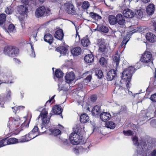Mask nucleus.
Listing matches in <instances>:
<instances>
[{
	"mask_svg": "<svg viewBox=\"0 0 156 156\" xmlns=\"http://www.w3.org/2000/svg\"><path fill=\"white\" fill-rule=\"evenodd\" d=\"M13 118L11 121H9L7 126L11 131H15V133L17 134L28 127L31 118Z\"/></svg>",
	"mask_w": 156,
	"mask_h": 156,
	"instance_id": "1",
	"label": "nucleus"
},
{
	"mask_svg": "<svg viewBox=\"0 0 156 156\" xmlns=\"http://www.w3.org/2000/svg\"><path fill=\"white\" fill-rule=\"evenodd\" d=\"M83 129L80 127H77L76 129L70 135V143L73 145L83 144L85 142L83 136Z\"/></svg>",
	"mask_w": 156,
	"mask_h": 156,
	"instance_id": "2",
	"label": "nucleus"
},
{
	"mask_svg": "<svg viewBox=\"0 0 156 156\" xmlns=\"http://www.w3.org/2000/svg\"><path fill=\"white\" fill-rule=\"evenodd\" d=\"M138 138L136 136H134L132 139L133 144L137 147V156H145L146 153L144 152L145 149L147 148V143L146 142L142 141L141 142L140 145L138 142Z\"/></svg>",
	"mask_w": 156,
	"mask_h": 156,
	"instance_id": "3",
	"label": "nucleus"
},
{
	"mask_svg": "<svg viewBox=\"0 0 156 156\" xmlns=\"http://www.w3.org/2000/svg\"><path fill=\"white\" fill-rule=\"evenodd\" d=\"M135 69L133 66H129L122 72V78L125 82H130L133 74L135 72Z\"/></svg>",
	"mask_w": 156,
	"mask_h": 156,
	"instance_id": "4",
	"label": "nucleus"
},
{
	"mask_svg": "<svg viewBox=\"0 0 156 156\" xmlns=\"http://www.w3.org/2000/svg\"><path fill=\"white\" fill-rule=\"evenodd\" d=\"M3 52L5 55L10 57H14L18 55L19 53V50L16 47L9 46L4 48Z\"/></svg>",
	"mask_w": 156,
	"mask_h": 156,
	"instance_id": "5",
	"label": "nucleus"
},
{
	"mask_svg": "<svg viewBox=\"0 0 156 156\" xmlns=\"http://www.w3.org/2000/svg\"><path fill=\"white\" fill-rule=\"evenodd\" d=\"M63 7L65 11L69 14H76L74 6L72 3L69 2L66 3L64 4Z\"/></svg>",
	"mask_w": 156,
	"mask_h": 156,
	"instance_id": "6",
	"label": "nucleus"
},
{
	"mask_svg": "<svg viewBox=\"0 0 156 156\" xmlns=\"http://www.w3.org/2000/svg\"><path fill=\"white\" fill-rule=\"evenodd\" d=\"M49 12V11H46L44 6H42L39 7L36 10L35 15L37 17H39L43 16H48Z\"/></svg>",
	"mask_w": 156,
	"mask_h": 156,
	"instance_id": "7",
	"label": "nucleus"
},
{
	"mask_svg": "<svg viewBox=\"0 0 156 156\" xmlns=\"http://www.w3.org/2000/svg\"><path fill=\"white\" fill-rule=\"evenodd\" d=\"M152 55L149 51L145 52L141 57L140 60L143 62L148 63L151 62Z\"/></svg>",
	"mask_w": 156,
	"mask_h": 156,
	"instance_id": "8",
	"label": "nucleus"
},
{
	"mask_svg": "<svg viewBox=\"0 0 156 156\" xmlns=\"http://www.w3.org/2000/svg\"><path fill=\"white\" fill-rule=\"evenodd\" d=\"M116 23L122 26V27H125V20L122 14H118L116 15Z\"/></svg>",
	"mask_w": 156,
	"mask_h": 156,
	"instance_id": "9",
	"label": "nucleus"
},
{
	"mask_svg": "<svg viewBox=\"0 0 156 156\" xmlns=\"http://www.w3.org/2000/svg\"><path fill=\"white\" fill-rule=\"evenodd\" d=\"M117 73L115 70L112 69L107 73L106 78L108 81H111L116 77Z\"/></svg>",
	"mask_w": 156,
	"mask_h": 156,
	"instance_id": "10",
	"label": "nucleus"
},
{
	"mask_svg": "<svg viewBox=\"0 0 156 156\" xmlns=\"http://www.w3.org/2000/svg\"><path fill=\"white\" fill-rule=\"evenodd\" d=\"M123 14L124 16L128 18H132L135 15L133 11L129 9H125L123 11Z\"/></svg>",
	"mask_w": 156,
	"mask_h": 156,
	"instance_id": "11",
	"label": "nucleus"
},
{
	"mask_svg": "<svg viewBox=\"0 0 156 156\" xmlns=\"http://www.w3.org/2000/svg\"><path fill=\"white\" fill-rule=\"evenodd\" d=\"M51 112V115L50 117L53 116L54 114L60 115L62 112V110L60 106L56 105L53 107Z\"/></svg>",
	"mask_w": 156,
	"mask_h": 156,
	"instance_id": "12",
	"label": "nucleus"
},
{
	"mask_svg": "<svg viewBox=\"0 0 156 156\" xmlns=\"http://www.w3.org/2000/svg\"><path fill=\"white\" fill-rule=\"evenodd\" d=\"M66 81L68 83H70L75 78V74L73 72H71L67 74L65 77Z\"/></svg>",
	"mask_w": 156,
	"mask_h": 156,
	"instance_id": "13",
	"label": "nucleus"
},
{
	"mask_svg": "<svg viewBox=\"0 0 156 156\" xmlns=\"http://www.w3.org/2000/svg\"><path fill=\"white\" fill-rule=\"evenodd\" d=\"M99 50L100 52H101L103 54L106 53L108 51V47L106 45L105 42L100 43Z\"/></svg>",
	"mask_w": 156,
	"mask_h": 156,
	"instance_id": "14",
	"label": "nucleus"
},
{
	"mask_svg": "<svg viewBox=\"0 0 156 156\" xmlns=\"http://www.w3.org/2000/svg\"><path fill=\"white\" fill-rule=\"evenodd\" d=\"M64 36V34L63 30L62 29L57 30L54 34L55 37L60 40L63 39Z\"/></svg>",
	"mask_w": 156,
	"mask_h": 156,
	"instance_id": "15",
	"label": "nucleus"
},
{
	"mask_svg": "<svg viewBox=\"0 0 156 156\" xmlns=\"http://www.w3.org/2000/svg\"><path fill=\"white\" fill-rule=\"evenodd\" d=\"M147 40L149 42L154 43L156 41V36L151 33H147L146 35Z\"/></svg>",
	"mask_w": 156,
	"mask_h": 156,
	"instance_id": "16",
	"label": "nucleus"
},
{
	"mask_svg": "<svg viewBox=\"0 0 156 156\" xmlns=\"http://www.w3.org/2000/svg\"><path fill=\"white\" fill-rule=\"evenodd\" d=\"M50 118H41L42 123L41 125V129H43L44 128L46 129V126H48L50 123Z\"/></svg>",
	"mask_w": 156,
	"mask_h": 156,
	"instance_id": "17",
	"label": "nucleus"
},
{
	"mask_svg": "<svg viewBox=\"0 0 156 156\" xmlns=\"http://www.w3.org/2000/svg\"><path fill=\"white\" fill-rule=\"evenodd\" d=\"M17 10L20 14H23L28 11V9L26 7V5L24 4L20 5L17 8Z\"/></svg>",
	"mask_w": 156,
	"mask_h": 156,
	"instance_id": "18",
	"label": "nucleus"
},
{
	"mask_svg": "<svg viewBox=\"0 0 156 156\" xmlns=\"http://www.w3.org/2000/svg\"><path fill=\"white\" fill-rule=\"evenodd\" d=\"M101 109L100 107L97 105L94 106L93 108L92 112L93 116H98L101 112Z\"/></svg>",
	"mask_w": 156,
	"mask_h": 156,
	"instance_id": "19",
	"label": "nucleus"
},
{
	"mask_svg": "<svg viewBox=\"0 0 156 156\" xmlns=\"http://www.w3.org/2000/svg\"><path fill=\"white\" fill-rule=\"evenodd\" d=\"M56 50L59 52L62 55H65L68 51L66 47L63 46H61L57 48Z\"/></svg>",
	"mask_w": 156,
	"mask_h": 156,
	"instance_id": "20",
	"label": "nucleus"
},
{
	"mask_svg": "<svg viewBox=\"0 0 156 156\" xmlns=\"http://www.w3.org/2000/svg\"><path fill=\"white\" fill-rule=\"evenodd\" d=\"M154 10V5L150 4L147 7V12L149 15H151L153 14Z\"/></svg>",
	"mask_w": 156,
	"mask_h": 156,
	"instance_id": "21",
	"label": "nucleus"
},
{
	"mask_svg": "<svg viewBox=\"0 0 156 156\" xmlns=\"http://www.w3.org/2000/svg\"><path fill=\"white\" fill-rule=\"evenodd\" d=\"M94 57L92 54H90L86 55L84 58V60L87 62L91 63L94 61Z\"/></svg>",
	"mask_w": 156,
	"mask_h": 156,
	"instance_id": "22",
	"label": "nucleus"
},
{
	"mask_svg": "<svg viewBox=\"0 0 156 156\" xmlns=\"http://www.w3.org/2000/svg\"><path fill=\"white\" fill-rule=\"evenodd\" d=\"M71 52L73 55L77 56L81 54V48L79 47H77L72 49Z\"/></svg>",
	"mask_w": 156,
	"mask_h": 156,
	"instance_id": "23",
	"label": "nucleus"
},
{
	"mask_svg": "<svg viewBox=\"0 0 156 156\" xmlns=\"http://www.w3.org/2000/svg\"><path fill=\"white\" fill-rule=\"evenodd\" d=\"M98 30L105 33H107L108 32V27L104 25H99L97 27Z\"/></svg>",
	"mask_w": 156,
	"mask_h": 156,
	"instance_id": "24",
	"label": "nucleus"
},
{
	"mask_svg": "<svg viewBox=\"0 0 156 156\" xmlns=\"http://www.w3.org/2000/svg\"><path fill=\"white\" fill-rule=\"evenodd\" d=\"M44 40L45 41L51 44L52 43V37L51 34H46L44 37Z\"/></svg>",
	"mask_w": 156,
	"mask_h": 156,
	"instance_id": "25",
	"label": "nucleus"
},
{
	"mask_svg": "<svg viewBox=\"0 0 156 156\" xmlns=\"http://www.w3.org/2000/svg\"><path fill=\"white\" fill-rule=\"evenodd\" d=\"M7 141V144H14L19 142V140L18 139L15 138H10L8 139L5 138Z\"/></svg>",
	"mask_w": 156,
	"mask_h": 156,
	"instance_id": "26",
	"label": "nucleus"
},
{
	"mask_svg": "<svg viewBox=\"0 0 156 156\" xmlns=\"http://www.w3.org/2000/svg\"><path fill=\"white\" fill-rule=\"evenodd\" d=\"M108 20L110 24L114 25L116 23V16L112 15H110L108 18Z\"/></svg>",
	"mask_w": 156,
	"mask_h": 156,
	"instance_id": "27",
	"label": "nucleus"
},
{
	"mask_svg": "<svg viewBox=\"0 0 156 156\" xmlns=\"http://www.w3.org/2000/svg\"><path fill=\"white\" fill-rule=\"evenodd\" d=\"M81 44L84 47H87L90 44V42L89 39L87 37H83L81 41Z\"/></svg>",
	"mask_w": 156,
	"mask_h": 156,
	"instance_id": "28",
	"label": "nucleus"
},
{
	"mask_svg": "<svg viewBox=\"0 0 156 156\" xmlns=\"http://www.w3.org/2000/svg\"><path fill=\"white\" fill-rule=\"evenodd\" d=\"M127 112V110L126 107L123 105L121 107V108L120 109V111L119 112L115 113L114 114L115 116H118L119 114H123L126 113Z\"/></svg>",
	"mask_w": 156,
	"mask_h": 156,
	"instance_id": "29",
	"label": "nucleus"
},
{
	"mask_svg": "<svg viewBox=\"0 0 156 156\" xmlns=\"http://www.w3.org/2000/svg\"><path fill=\"white\" fill-rule=\"evenodd\" d=\"M108 59L104 57L100 58L99 60V62L101 65L103 67L106 66L108 64Z\"/></svg>",
	"mask_w": 156,
	"mask_h": 156,
	"instance_id": "30",
	"label": "nucleus"
},
{
	"mask_svg": "<svg viewBox=\"0 0 156 156\" xmlns=\"http://www.w3.org/2000/svg\"><path fill=\"white\" fill-rule=\"evenodd\" d=\"M90 15L92 18L97 20H98L101 19V16L94 12H90Z\"/></svg>",
	"mask_w": 156,
	"mask_h": 156,
	"instance_id": "31",
	"label": "nucleus"
},
{
	"mask_svg": "<svg viewBox=\"0 0 156 156\" xmlns=\"http://www.w3.org/2000/svg\"><path fill=\"white\" fill-rule=\"evenodd\" d=\"M105 125V126L107 128H109L112 129H114L115 126V123L112 121H108L106 122Z\"/></svg>",
	"mask_w": 156,
	"mask_h": 156,
	"instance_id": "32",
	"label": "nucleus"
},
{
	"mask_svg": "<svg viewBox=\"0 0 156 156\" xmlns=\"http://www.w3.org/2000/svg\"><path fill=\"white\" fill-rule=\"evenodd\" d=\"M92 78V76L91 74L87 75L86 78L84 79L83 82V83L85 85H87L88 83L91 81Z\"/></svg>",
	"mask_w": 156,
	"mask_h": 156,
	"instance_id": "33",
	"label": "nucleus"
},
{
	"mask_svg": "<svg viewBox=\"0 0 156 156\" xmlns=\"http://www.w3.org/2000/svg\"><path fill=\"white\" fill-rule=\"evenodd\" d=\"M49 130L51 133L52 134L55 136H56L60 134L61 133V131L58 129H50Z\"/></svg>",
	"mask_w": 156,
	"mask_h": 156,
	"instance_id": "34",
	"label": "nucleus"
},
{
	"mask_svg": "<svg viewBox=\"0 0 156 156\" xmlns=\"http://www.w3.org/2000/svg\"><path fill=\"white\" fill-rule=\"evenodd\" d=\"M113 60L114 63L115 62L116 66L119 65V62L120 61V56L117 53L115 54L113 58Z\"/></svg>",
	"mask_w": 156,
	"mask_h": 156,
	"instance_id": "35",
	"label": "nucleus"
},
{
	"mask_svg": "<svg viewBox=\"0 0 156 156\" xmlns=\"http://www.w3.org/2000/svg\"><path fill=\"white\" fill-rule=\"evenodd\" d=\"M63 73L61 70L60 69H58L55 71V76L58 78L62 77L63 76Z\"/></svg>",
	"mask_w": 156,
	"mask_h": 156,
	"instance_id": "36",
	"label": "nucleus"
},
{
	"mask_svg": "<svg viewBox=\"0 0 156 156\" xmlns=\"http://www.w3.org/2000/svg\"><path fill=\"white\" fill-rule=\"evenodd\" d=\"M39 134H37L34 133L32 132L31 131L28 134H27V136H28V138L29 139H30V140L38 136L39 135Z\"/></svg>",
	"mask_w": 156,
	"mask_h": 156,
	"instance_id": "37",
	"label": "nucleus"
},
{
	"mask_svg": "<svg viewBox=\"0 0 156 156\" xmlns=\"http://www.w3.org/2000/svg\"><path fill=\"white\" fill-rule=\"evenodd\" d=\"M19 140V142L24 143L29 141L30 139H29L27 134L24 136H22Z\"/></svg>",
	"mask_w": 156,
	"mask_h": 156,
	"instance_id": "38",
	"label": "nucleus"
},
{
	"mask_svg": "<svg viewBox=\"0 0 156 156\" xmlns=\"http://www.w3.org/2000/svg\"><path fill=\"white\" fill-rule=\"evenodd\" d=\"M6 15L5 14H2L0 15V25H2L5 21Z\"/></svg>",
	"mask_w": 156,
	"mask_h": 156,
	"instance_id": "39",
	"label": "nucleus"
},
{
	"mask_svg": "<svg viewBox=\"0 0 156 156\" xmlns=\"http://www.w3.org/2000/svg\"><path fill=\"white\" fill-rule=\"evenodd\" d=\"M48 114V111L45 108L43 109L38 117H46Z\"/></svg>",
	"mask_w": 156,
	"mask_h": 156,
	"instance_id": "40",
	"label": "nucleus"
},
{
	"mask_svg": "<svg viewBox=\"0 0 156 156\" xmlns=\"http://www.w3.org/2000/svg\"><path fill=\"white\" fill-rule=\"evenodd\" d=\"M14 9L13 7L11 6H9L6 8L5 11L6 14H11L13 12Z\"/></svg>",
	"mask_w": 156,
	"mask_h": 156,
	"instance_id": "41",
	"label": "nucleus"
},
{
	"mask_svg": "<svg viewBox=\"0 0 156 156\" xmlns=\"http://www.w3.org/2000/svg\"><path fill=\"white\" fill-rule=\"evenodd\" d=\"M12 92L9 89L6 90V98L7 99L10 100L11 99Z\"/></svg>",
	"mask_w": 156,
	"mask_h": 156,
	"instance_id": "42",
	"label": "nucleus"
},
{
	"mask_svg": "<svg viewBox=\"0 0 156 156\" xmlns=\"http://www.w3.org/2000/svg\"><path fill=\"white\" fill-rule=\"evenodd\" d=\"M135 15L137 16V17L139 18H141L143 16V13L142 11L140 9L137 10L135 12Z\"/></svg>",
	"mask_w": 156,
	"mask_h": 156,
	"instance_id": "43",
	"label": "nucleus"
},
{
	"mask_svg": "<svg viewBox=\"0 0 156 156\" xmlns=\"http://www.w3.org/2000/svg\"><path fill=\"white\" fill-rule=\"evenodd\" d=\"M89 149V147L87 146L86 147L84 145L81 146L80 147H79V150L80 152H87L88 151Z\"/></svg>",
	"mask_w": 156,
	"mask_h": 156,
	"instance_id": "44",
	"label": "nucleus"
},
{
	"mask_svg": "<svg viewBox=\"0 0 156 156\" xmlns=\"http://www.w3.org/2000/svg\"><path fill=\"white\" fill-rule=\"evenodd\" d=\"M24 108V107L23 106H20L12 107V109L13 112L15 113V114H16L17 112L18 111H19L21 108L23 109Z\"/></svg>",
	"mask_w": 156,
	"mask_h": 156,
	"instance_id": "45",
	"label": "nucleus"
},
{
	"mask_svg": "<svg viewBox=\"0 0 156 156\" xmlns=\"http://www.w3.org/2000/svg\"><path fill=\"white\" fill-rule=\"evenodd\" d=\"M95 74L99 78H101L103 76V73L101 70H96L95 71Z\"/></svg>",
	"mask_w": 156,
	"mask_h": 156,
	"instance_id": "46",
	"label": "nucleus"
},
{
	"mask_svg": "<svg viewBox=\"0 0 156 156\" xmlns=\"http://www.w3.org/2000/svg\"><path fill=\"white\" fill-rule=\"evenodd\" d=\"M90 6L89 2L87 1H84L82 4V8L84 9H87Z\"/></svg>",
	"mask_w": 156,
	"mask_h": 156,
	"instance_id": "47",
	"label": "nucleus"
},
{
	"mask_svg": "<svg viewBox=\"0 0 156 156\" xmlns=\"http://www.w3.org/2000/svg\"><path fill=\"white\" fill-rule=\"evenodd\" d=\"M15 26L13 24H10L8 27L7 32L9 33L13 32L15 30Z\"/></svg>",
	"mask_w": 156,
	"mask_h": 156,
	"instance_id": "48",
	"label": "nucleus"
},
{
	"mask_svg": "<svg viewBox=\"0 0 156 156\" xmlns=\"http://www.w3.org/2000/svg\"><path fill=\"white\" fill-rule=\"evenodd\" d=\"M115 90L117 92L120 93L121 91H125V89L122 86H117L115 88Z\"/></svg>",
	"mask_w": 156,
	"mask_h": 156,
	"instance_id": "49",
	"label": "nucleus"
},
{
	"mask_svg": "<svg viewBox=\"0 0 156 156\" xmlns=\"http://www.w3.org/2000/svg\"><path fill=\"white\" fill-rule=\"evenodd\" d=\"M123 133L125 136H131L134 134L133 132L130 130L127 131L123 130Z\"/></svg>",
	"mask_w": 156,
	"mask_h": 156,
	"instance_id": "50",
	"label": "nucleus"
},
{
	"mask_svg": "<svg viewBox=\"0 0 156 156\" xmlns=\"http://www.w3.org/2000/svg\"><path fill=\"white\" fill-rule=\"evenodd\" d=\"M38 129H39L38 127L37 126H34V128L31 131L35 134H39L40 135L41 134V133L40 132H39Z\"/></svg>",
	"mask_w": 156,
	"mask_h": 156,
	"instance_id": "51",
	"label": "nucleus"
},
{
	"mask_svg": "<svg viewBox=\"0 0 156 156\" xmlns=\"http://www.w3.org/2000/svg\"><path fill=\"white\" fill-rule=\"evenodd\" d=\"M146 118H140L137 121L138 124L139 125H142L145 122Z\"/></svg>",
	"mask_w": 156,
	"mask_h": 156,
	"instance_id": "52",
	"label": "nucleus"
},
{
	"mask_svg": "<svg viewBox=\"0 0 156 156\" xmlns=\"http://www.w3.org/2000/svg\"><path fill=\"white\" fill-rule=\"evenodd\" d=\"M80 122L83 123H84L89 121V118H80Z\"/></svg>",
	"mask_w": 156,
	"mask_h": 156,
	"instance_id": "53",
	"label": "nucleus"
},
{
	"mask_svg": "<svg viewBox=\"0 0 156 156\" xmlns=\"http://www.w3.org/2000/svg\"><path fill=\"white\" fill-rule=\"evenodd\" d=\"M6 141L5 138L0 140V148L7 145Z\"/></svg>",
	"mask_w": 156,
	"mask_h": 156,
	"instance_id": "54",
	"label": "nucleus"
},
{
	"mask_svg": "<svg viewBox=\"0 0 156 156\" xmlns=\"http://www.w3.org/2000/svg\"><path fill=\"white\" fill-rule=\"evenodd\" d=\"M76 87V89L78 91H82L83 88V86L82 84L80 83L77 84Z\"/></svg>",
	"mask_w": 156,
	"mask_h": 156,
	"instance_id": "55",
	"label": "nucleus"
},
{
	"mask_svg": "<svg viewBox=\"0 0 156 156\" xmlns=\"http://www.w3.org/2000/svg\"><path fill=\"white\" fill-rule=\"evenodd\" d=\"M150 125L153 127L156 128V119H153L151 120Z\"/></svg>",
	"mask_w": 156,
	"mask_h": 156,
	"instance_id": "56",
	"label": "nucleus"
},
{
	"mask_svg": "<svg viewBox=\"0 0 156 156\" xmlns=\"http://www.w3.org/2000/svg\"><path fill=\"white\" fill-rule=\"evenodd\" d=\"M100 117H103V116L109 117V116H111L110 113L107 112H104L101 113L100 115Z\"/></svg>",
	"mask_w": 156,
	"mask_h": 156,
	"instance_id": "57",
	"label": "nucleus"
},
{
	"mask_svg": "<svg viewBox=\"0 0 156 156\" xmlns=\"http://www.w3.org/2000/svg\"><path fill=\"white\" fill-rule=\"evenodd\" d=\"M73 151L76 155H78L79 154L80 152V150H79V147L74 148L73 149Z\"/></svg>",
	"mask_w": 156,
	"mask_h": 156,
	"instance_id": "58",
	"label": "nucleus"
},
{
	"mask_svg": "<svg viewBox=\"0 0 156 156\" xmlns=\"http://www.w3.org/2000/svg\"><path fill=\"white\" fill-rule=\"evenodd\" d=\"M151 100L154 102H156V94H155L151 95Z\"/></svg>",
	"mask_w": 156,
	"mask_h": 156,
	"instance_id": "59",
	"label": "nucleus"
},
{
	"mask_svg": "<svg viewBox=\"0 0 156 156\" xmlns=\"http://www.w3.org/2000/svg\"><path fill=\"white\" fill-rule=\"evenodd\" d=\"M149 156H156V148L148 154Z\"/></svg>",
	"mask_w": 156,
	"mask_h": 156,
	"instance_id": "60",
	"label": "nucleus"
},
{
	"mask_svg": "<svg viewBox=\"0 0 156 156\" xmlns=\"http://www.w3.org/2000/svg\"><path fill=\"white\" fill-rule=\"evenodd\" d=\"M113 32L114 34V35L115 37H117L119 35H120V32L118 30H113Z\"/></svg>",
	"mask_w": 156,
	"mask_h": 156,
	"instance_id": "61",
	"label": "nucleus"
},
{
	"mask_svg": "<svg viewBox=\"0 0 156 156\" xmlns=\"http://www.w3.org/2000/svg\"><path fill=\"white\" fill-rule=\"evenodd\" d=\"M146 114V112L144 110H142L141 111V112L140 114V115L141 116H144V117H148V116L146 115L145 116V115Z\"/></svg>",
	"mask_w": 156,
	"mask_h": 156,
	"instance_id": "62",
	"label": "nucleus"
},
{
	"mask_svg": "<svg viewBox=\"0 0 156 156\" xmlns=\"http://www.w3.org/2000/svg\"><path fill=\"white\" fill-rule=\"evenodd\" d=\"M97 97L95 95H92L91 97V101L93 102H95L97 100Z\"/></svg>",
	"mask_w": 156,
	"mask_h": 156,
	"instance_id": "63",
	"label": "nucleus"
},
{
	"mask_svg": "<svg viewBox=\"0 0 156 156\" xmlns=\"http://www.w3.org/2000/svg\"><path fill=\"white\" fill-rule=\"evenodd\" d=\"M109 118H100L101 120L103 122H104L105 123L108 122V121L109 120Z\"/></svg>",
	"mask_w": 156,
	"mask_h": 156,
	"instance_id": "64",
	"label": "nucleus"
}]
</instances>
